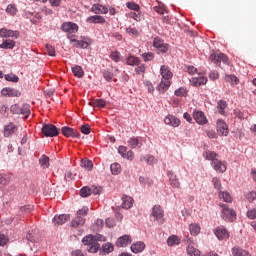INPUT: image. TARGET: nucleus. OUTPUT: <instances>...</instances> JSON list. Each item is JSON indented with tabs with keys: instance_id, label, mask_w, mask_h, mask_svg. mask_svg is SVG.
<instances>
[{
	"instance_id": "obj_1",
	"label": "nucleus",
	"mask_w": 256,
	"mask_h": 256,
	"mask_svg": "<svg viewBox=\"0 0 256 256\" xmlns=\"http://www.w3.org/2000/svg\"><path fill=\"white\" fill-rule=\"evenodd\" d=\"M160 74L162 76V81L160 82L158 89L159 91H167L169 87H171V79H173V72H171V69L168 68V66H161L160 68Z\"/></svg>"
},
{
	"instance_id": "obj_2",
	"label": "nucleus",
	"mask_w": 256,
	"mask_h": 256,
	"mask_svg": "<svg viewBox=\"0 0 256 256\" xmlns=\"http://www.w3.org/2000/svg\"><path fill=\"white\" fill-rule=\"evenodd\" d=\"M210 61L214 63L215 65H221V63H224L225 65L229 64V58L227 55L221 53V52H215L212 51L209 57Z\"/></svg>"
},
{
	"instance_id": "obj_3",
	"label": "nucleus",
	"mask_w": 256,
	"mask_h": 256,
	"mask_svg": "<svg viewBox=\"0 0 256 256\" xmlns=\"http://www.w3.org/2000/svg\"><path fill=\"white\" fill-rule=\"evenodd\" d=\"M82 243L83 245H88V251L89 253H97V251H99V249H101V245L97 242H95V240H93V235H88L85 236L82 239Z\"/></svg>"
},
{
	"instance_id": "obj_4",
	"label": "nucleus",
	"mask_w": 256,
	"mask_h": 256,
	"mask_svg": "<svg viewBox=\"0 0 256 256\" xmlns=\"http://www.w3.org/2000/svg\"><path fill=\"white\" fill-rule=\"evenodd\" d=\"M220 207L222 208V218L224 219V221H235V217L237 216V214H235L233 209L229 208V205L220 203Z\"/></svg>"
},
{
	"instance_id": "obj_5",
	"label": "nucleus",
	"mask_w": 256,
	"mask_h": 256,
	"mask_svg": "<svg viewBox=\"0 0 256 256\" xmlns=\"http://www.w3.org/2000/svg\"><path fill=\"white\" fill-rule=\"evenodd\" d=\"M42 133L45 137H57V135H59V129L53 124H44Z\"/></svg>"
},
{
	"instance_id": "obj_6",
	"label": "nucleus",
	"mask_w": 256,
	"mask_h": 256,
	"mask_svg": "<svg viewBox=\"0 0 256 256\" xmlns=\"http://www.w3.org/2000/svg\"><path fill=\"white\" fill-rule=\"evenodd\" d=\"M153 47H155L157 53H167V51H169V44L165 43L160 38L154 39Z\"/></svg>"
},
{
	"instance_id": "obj_7",
	"label": "nucleus",
	"mask_w": 256,
	"mask_h": 256,
	"mask_svg": "<svg viewBox=\"0 0 256 256\" xmlns=\"http://www.w3.org/2000/svg\"><path fill=\"white\" fill-rule=\"evenodd\" d=\"M216 129L220 137H227L229 135V127L224 120H218L216 123Z\"/></svg>"
},
{
	"instance_id": "obj_8",
	"label": "nucleus",
	"mask_w": 256,
	"mask_h": 256,
	"mask_svg": "<svg viewBox=\"0 0 256 256\" xmlns=\"http://www.w3.org/2000/svg\"><path fill=\"white\" fill-rule=\"evenodd\" d=\"M71 220V216L69 214H60V215H55L52 223L56 226L59 227V225H65L68 221Z\"/></svg>"
},
{
	"instance_id": "obj_9",
	"label": "nucleus",
	"mask_w": 256,
	"mask_h": 256,
	"mask_svg": "<svg viewBox=\"0 0 256 256\" xmlns=\"http://www.w3.org/2000/svg\"><path fill=\"white\" fill-rule=\"evenodd\" d=\"M61 29L65 33H77V31H79V26L73 22H65L62 24Z\"/></svg>"
},
{
	"instance_id": "obj_10",
	"label": "nucleus",
	"mask_w": 256,
	"mask_h": 256,
	"mask_svg": "<svg viewBox=\"0 0 256 256\" xmlns=\"http://www.w3.org/2000/svg\"><path fill=\"white\" fill-rule=\"evenodd\" d=\"M3 97H21V92L15 88H3L1 91Z\"/></svg>"
},
{
	"instance_id": "obj_11",
	"label": "nucleus",
	"mask_w": 256,
	"mask_h": 256,
	"mask_svg": "<svg viewBox=\"0 0 256 256\" xmlns=\"http://www.w3.org/2000/svg\"><path fill=\"white\" fill-rule=\"evenodd\" d=\"M0 37L2 38L12 37L13 39H19V31H13L6 28H2L0 29Z\"/></svg>"
},
{
	"instance_id": "obj_12",
	"label": "nucleus",
	"mask_w": 256,
	"mask_h": 256,
	"mask_svg": "<svg viewBox=\"0 0 256 256\" xmlns=\"http://www.w3.org/2000/svg\"><path fill=\"white\" fill-rule=\"evenodd\" d=\"M91 11L96 15H107L109 13V8L101 4H94L91 7Z\"/></svg>"
},
{
	"instance_id": "obj_13",
	"label": "nucleus",
	"mask_w": 256,
	"mask_h": 256,
	"mask_svg": "<svg viewBox=\"0 0 256 256\" xmlns=\"http://www.w3.org/2000/svg\"><path fill=\"white\" fill-rule=\"evenodd\" d=\"M61 131H62V134L64 135V137H73V138L80 137L79 132H77V130H75L69 126L62 127Z\"/></svg>"
},
{
	"instance_id": "obj_14",
	"label": "nucleus",
	"mask_w": 256,
	"mask_h": 256,
	"mask_svg": "<svg viewBox=\"0 0 256 256\" xmlns=\"http://www.w3.org/2000/svg\"><path fill=\"white\" fill-rule=\"evenodd\" d=\"M214 233L220 241H223V239H229V232L223 226L217 227Z\"/></svg>"
},
{
	"instance_id": "obj_15",
	"label": "nucleus",
	"mask_w": 256,
	"mask_h": 256,
	"mask_svg": "<svg viewBox=\"0 0 256 256\" xmlns=\"http://www.w3.org/2000/svg\"><path fill=\"white\" fill-rule=\"evenodd\" d=\"M164 123L165 125H170V127H179L181 120L173 115H168L165 117Z\"/></svg>"
},
{
	"instance_id": "obj_16",
	"label": "nucleus",
	"mask_w": 256,
	"mask_h": 256,
	"mask_svg": "<svg viewBox=\"0 0 256 256\" xmlns=\"http://www.w3.org/2000/svg\"><path fill=\"white\" fill-rule=\"evenodd\" d=\"M131 236L129 235H123L119 237L116 241V246L117 247H127V245H131L132 243Z\"/></svg>"
},
{
	"instance_id": "obj_17",
	"label": "nucleus",
	"mask_w": 256,
	"mask_h": 256,
	"mask_svg": "<svg viewBox=\"0 0 256 256\" xmlns=\"http://www.w3.org/2000/svg\"><path fill=\"white\" fill-rule=\"evenodd\" d=\"M193 117L198 125H207V117H205V113L202 111H195Z\"/></svg>"
},
{
	"instance_id": "obj_18",
	"label": "nucleus",
	"mask_w": 256,
	"mask_h": 256,
	"mask_svg": "<svg viewBox=\"0 0 256 256\" xmlns=\"http://www.w3.org/2000/svg\"><path fill=\"white\" fill-rule=\"evenodd\" d=\"M17 125L14 123H9L4 126V137H11V135H14L15 132L17 131Z\"/></svg>"
},
{
	"instance_id": "obj_19",
	"label": "nucleus",
	"mask_w": 256,
	"mask_h": 256,
	"mask_svg": "<svg viewBox=\"0 0 256 256\" xmlns=\"http://www.w3.org/2000/svg\"><path fill=\"white\" fill-rule=\"evenodd\" d=\"M212 167L217 171V173H225V171H227V164L221 162L219 159L214 160Z\"/></svg>"
},
{
	"instance_id": "obj_20",
	"label": "nucleus",
	"mask_w": 256,
	"mask_h": 256,
	"mask_svg": "<svg viewBox=\"0 0 256 256\" xmlns=\"http://www.w3.org/2000/svg\"><path fill=\"white\" fill-rule=\"evenodd\" d=\"M131 251L132 253H142V251H145V242L138 241L136 243H133L131 245Z\"/></svg>"
},
{
	"instance_id": "obj_21",
	"label": "nucleus",
	"mask_w": 256,
	"mask_h": 256,
	"mask_svg": "<svg viewBox=\"0 0 256 256\" xmlns=\"http://www.w3.org/2000/svg\"><path fill=\"white\" fill-rule=\"evenodd\" d=\"M232 255L233 256H251V253H249V251L239 246H235L232 248Z\"/></svg>"
},
{
	"instance_id": "obj_22",
	"label": "nucleus",
	"mask_w": 256,
	"mask_h": 256,
	"mask_svg": "<svg viewBox=\"0 0 256 256\" xmlns=\"http://www.w3.org/2000/svg\"><path fill=\"white\" fill-rule=\"evenodd\" d=\"M87 23H97L99 25H103L105 23V17L101 15L90 16L86 19Z\"/></svg>"
},
{
	"instance_id": "obj_23",
	"label": "nucleus",
	"mask_w": 256,
	"mask_h": 256,
	"mask_svg": "<svg viewBox=\"0 0 256 256\" xmlns=\"http://www.w3.org/2000/svg\"><path fill=\"white\" fill-rule=\"evenodd\" d=\"M133 207V198L127 195L122 196V209H131Z\"/></svg>"
},
{
	"instance_id": "obj_24",
	"label": "nucleus",
	"mask_w": 256,
	"mask_h": 256,
	"mask_svg": "<svg viewBox=\"0 0 256 256\" xmlns=\"http://www.w3.org/2000/svg\"><path fill=\"white\" fill-rule=\"evenodd\" d=\"M168 177L170 179V185L176 189H179L181 183L179 182V179H177V175L173 174V172H168Z\"/></svg>"
},
{
	"instance_id": "obj_25",
	"label": "nucleus",
	"mask_w": 256,
	"mask_h": 256,
	"mask_svg": "<svg viewBox=\"0 0 256 256\" xmlns=\"http://www.w3.org/2000/svg\"><path fill=\"white\" fill-rule=\"evenodd\" d=\"M152 215L155 219H163V209L159 205H155L152 210Z\"/></svg>"
},
{
	"instance_id": "obj_26",
	"label": "nucleus",
	"mask_w": 256,
	"mask_h": 256,
	"mask_svg": "<svg viewBox=\"0 0 256 256\" xmlns=\"http://www.w3.org/2000/svg\"><path fill=\"white\" fill-rule=\"evenodd\" d=\"M217 109L220 115H227V113L225 112V109H227V102L225 100H219L217 103Z\"/></svg>"
},
{
	"instance_id": "obj_27",
	"label": "nucleus",
	"mask_w": 256,
	"mask_h": 256,
	"mask_svg": "<svg viewBox=\"0 0 256 256\" xmlns=\"http://www.w3.org/2000/svg\"><path fill=\"white\" fill-rule=\"evenodd\" d=\"M72 72L75 77H78V79H82V77L85 75V71H83V68L79 65L72 67Z\"/></svg>"
},
{
	"instance_id": "obj_28",
	"label": "nucleus",
	"mask_w": 256,
	"mask_h": 256,
	"mask_svg": "<svg viewBox=\"0 0 256 256\" xmlns=\"http://www.w3.org/2000/svg\"><path fill=\"white\" fill-rule=\"evenodd\" d=\"M90 107H98V109H103L107 102L103 99H96L93 102H89Z\"/></svg>"
},
{
	"instance_id": "obj_29",
	"label": "nucleus",
	"mask_w": 256,
	"mask_h": 256,
	"mask_svg": "<svg viewBox=\"0 0 256 256\" xmlns=\"http://www.w3.org/2000/svg\"><path fill=\"white\" fill-rule=\"evenodd\" d=\"M72 227H79L85 225V219L83 216H76L72 221H71Z\"/></svg>"
},
{
	"instance_id": "obj_30",
	"label": "nucleus",
	"mask_w": 256,
	"mask_h": 256,
	"mask_svg": "<svg viewBox=\"0 0 256 256\" xmlns=\"http://www.w3.org/2000/svg\"><path fill=\"white\" fill-rule=\"evenodd\" d=\"M0 49H15V41L4 40L0 45Z\"/></svg>"
},
{
	"instance_id": "obj_31",
	"label": "nucleus",
	"mask_w": 256,
	"mask_h": 256,
	"mask_svg": "<svg viewBox=\"0 0 256 256\" xmlns=\"http://www.w3.org/2000/svg\"><path fill=\"white\" fill-rule=\"evenodd\" d=\"M179 243H181V240H179V237H177L176 235H172L167 239L168 247L179 245Z\"/></svg>"
},
{
	"instance_id": "obj_32",
	"label": "nucleus",
	"mask_w": 256,
	"mask_h": 256,
	"mask_svg": "<svg viewBox=\"0 0 256 256\" xmlns=\"http://www.w3.org/2000/svg\"><path fill=\"white\" fill-rule=\"evenodd\" d=\"M224 80L226 83H231V85L239 84V78H237L235 75H225Z\"/></svg>"
},
{
	"instance_id": "obj_33",
	"label": "nucleus",
	"mask_w": 256,
	"mask_h": 256,
	"mask_svg": "<svg viewBox=\"0 0 256 256\" xmlns=\"http://www.w3.org/2000/svg\"><path fill=\"white\" fill-rule=\"evenodd\" d=\"M188 256H201V251L197 250L195 246L189 245L187 247Z\"/></svg>"
},
{
	"instance_id": "obj_34",
	"label": "nucleus",
	"mask_w": 256,
	"mask_h": 256,
	"mask_svg": "<svg viewBox=\"0 0 256 256\" xmlns=\"http://www.w3.org/2000/svg\"><path fill=\"white\" fill-rule=\"evenodd\" d=\"M204 157L208 161H212V165H213L215 161H217L218 155L215 152L208 151V152H205Z\"/></svg>"
},
{
	"instance_id": "obj_35",
	"label": "nucleus",
	"mask_w": 256,
	"mask_h": 256,
	"mask_svg": "<svg viewBox=\"0 0 256 256\" xmlns=\"http://www.w3.org/2000/svg\"><path fill=\"white\" fill-rule=\"evenodd\" d=\"M112 175H119L121 173V164L115 162L110 166Z\"/></svg>"
},
{
	"instance_id": "obj_36",
	"label": "nucleus",
	"mask_w": 256,
	"mask_h": 256,
	"mask_svg": "<svg viewBox=\"0 0 256 256\" xmlns=\"http://www.w3.org/2000/svg\"><path fill=\"white\" fill-rule=\"evenodd\" d=\"M80 165L84 169H87V171H91V169H93V162L91 160L82 159Z\"/></svg>"
},
{
	"instance_id": "obj_37",
	"label": "nucleus",
	"mask_w": 256,
	"mask_h": 256,
	"mask_svg": "<svg viewBox=\"0 0 256 256\" xmlns=\"http://www.w3.org/2000/svg\"><path fill=\"white\" fill-rule=\"evenodd\" d=\"M126 7L130 9V11H136V13H139L141 11V6L135 2H127Z\"/></svg>"
},
{
	"instance_id": "obj_38",
	"label": "nucleus",
	"mask_w": 256,
	"mask_h": 256,
	"mask_svg": "<svg viewBox=\"0 0 256 256\" xmlns=\"http://www.w3.org/2000/svg\"><path fill=\"white\" fill-rule=\"evenodd\" d=\"M127 17H129L130 19H134V21H141V10H139L138 12H130L128 14H126Z\"/></svg>"
},
{
	"instance_id": "obj_39",
	"label": "nucleus",
	"mask_w": 256,
	"mask_h": 256,
	"mask_svg": "<svg viewBox=\"0 0 256 256\" xmlns=\"http://www.w3.org/2000/svg\"><path fill=\"white\" fill-rule=\"evenodd\" d=\"M139 63H141V60L138 57H136V56H128V58H127V65L135 66V65H139Z\"/></svg>"
},
{
	"instance_id": "obj_40",
	"label": "nucleus",
	"mask_w": 256,
	"mask_h": 256,
	"mask_svg": "<svg viewBox=\"0 0 256 256\" xmlns=\"http://www.w3.org/2000/svg\"><path fill=\"white\" fill-rule=\"evenodd\" d=\"M39 163H40L41 167H44V169H48L49 157L47 155H42L39 159Z\"/></svg>"
},
{
	"instance_id": "obj_41",
	"label": "nucleus",
	"mask_w": 256,
	"mask_h": 256,
	"mask_svg": "<svg viewBox=\"0 0 256 256\" xmlns=\"http://www.w3.org/2000/svg\"><path fill=\"white\" fill-rule=\"evenodd\" d=\"M189 229L191 235H193L194 237L197 236L198 233H201V227L197 224H190Z\"/></svg>"
},
{
	"instance_id": "obj_42",
	"label": "nucleus",
	"mask_w": 256,
	"mask_h": 256,
	"mask_svg": "<svg viewBox=\"0 0 256 256\" xmlns=\"http://www.w3.org/2000/svg\"><path fill=\"white\" fill-rule=\"evenodd\" d=\"M18 11L19 10H17V6H15V4H9L6 8V13H8V15L15 16Z\"/></svg>"
},
{
	"instance_id": "obj_43",
	"label": "nucleus",
	"mask_w": 256,
	"mask_h": 256,
	"mask_svg": "<svg viewBox=\"0 0 256 256\" xmlns=\"http://www.w3.org/2000/svg\"><path fill=\"white\" fill-rule=\"evenodd\" d=\"M219 198L223 199V201H225L226 203H231L232 201L231 194H229V192L227 191L219 192Z\"/></svg>"
},
{
	"instance_id": "obj_44",
	"label": "nucleus",
	"mask_w": 256,
	"mask_h": 256,
	"mask_svg": "<svg viewBox=\"0 0 256 256\" xmlns=\"http://www.w3.org/2000/svg\"><path fill=\"white\" fill-rule=\"evenodd\" d=\"M73 43H75L76 47H80L81 49H87L89 47V43H87L86 41L83 40H76V39H72L71 40Z\"/></svg>"
},
{
	"instance_id": "obj_45",
	"label": "nucleus",
	"mask_w": 256,
	"mask_h": 256,
	"mask_svg": "<svg viewBox=\"0 0 256 256\" xmlns=\"http://www.w3.org/2000/svg\"><path fill=\"white\" fill-rule=\"evenodd\" d=\"M139 145V138L132 137L128 140V146L130 149H135Z\"/></svg>"
},
{
	"instance_id": "obj_46",
	"label": "nucleus",
	"mask_w": 256,
	"mask_h": 256,
	"mask_svg": "<svg viewBox=\"0 0 256 256\" xmlns=\"http://www.w3.org/2000/svg\"><path fill=\"white\" fill-rule=\"evenodd\" d=\"M142 59L147 63L155 59V54L153 52H145L142 54Z\"/></svg>"
},
{
	"instance_id": "obj_47",
	"label": "nucleus",
	"mask_w": 256,
	"mask_h": 256,
	"mask_svg": "<svg viewBox=\"0 0 256 256\" xmlns=\"http://www.w3.org/2000/svg\"><path fill=\"white\" fill-rule=\"evenodd\" d=\"M110 59H112V61H115V63H119V61H121V53L119 51L111 52Z\"/></svg>"
},
{
	"instance_id": "obj_48",
	"label": "nucleus",
	"mask_w": 256,
	"mask_h": 256,
	"mask_svg": "<svg viewBox=\"0 0 256 256\" xmlns=\"http://www.w3.org/2000/svg\"><path fill=\"white\" fill-rule=\"evenodd\" d=\"M174 95H176V97H187V89L180 87L174 92Z\"/></svg>"
},
{
	"instance_id": "obj_49",
	"label": "nucleus",
	"mask_w": 256,
	"mask_h": 256,
	"mask_svg": "<svg viewBox=\"0 0 256 256\" xmlns=\"http://www.w3.org/2000/svg\"><path fill=\"white\" fill-rule=\"evenodd\" d=\"M140 161H146L148 165H153L155 163V156L147 155L140 158Z\"/></svg>"
},
{
	"instance_id": "obj_50",
	"label": "nucleus",
	"mask_w": 256,
	"mask_h": 256,
	"mask_svg": "<svg viewBox=\"0 0 256 256\" xmlns=\"http://www.w3.org/2000/svg\"><path fill=\"white\" fill-rule=\"evenodd\" d=\"M5 79H6V81H10L12 83H18L19 82V77L15 74H6Z\"/></svg>"
},
{
	"instance_id": "obj_51",
	"label": "nucleus",
	"mask_w": 256,
	"mask_h": 256,
	"mask_svg": "<svg viewBox=\"0 0 256 256\" xmlns=\"http://www.w3.org/2000/svg\"><path fill=\"white\" fill-rule=\"evenodd\" d=\"M92 191L89 189V187L85 186L80 190V195L82 197H89L91 195Z\"/></svg>"
},
{
	"instance_id": "obj_52",
	"label": "nucleus",
	"mask_w": 256,
	"mask_h": 256,
	"mask_svg": "<svg viewBox=\"0 0 256 256\" xmlns=\"http://www.w3.org/2000/svg\"><path fill=\"white\" fill-rule=\"evenodd\" d=\"M89 213V208L88 207H83L82 209L77 211V215L78 217H86V215Z\"/></svg>"
},
{
	"instance_id": "obj_53",
	"label": "nucleus",
	"mask_w": 256,
	"mask_h": 256,
	"mask_svg": "<svg viewBox=\"0 0 256 256\" xmlns=\"http://www.w3.org/2000/svg\"><path fill=\"white\" fill-rule=\"evenodd\" d=\"M80 130L84 135H89V133H91V126H89V124H84L80 127Z\"/></svg>"
},
{
	"instance_id": "obj_54",
	"label": "nucleus",
	"mask_w": 256,
	"mask_h": 256,
	"mask_svg": "<svg viewBox=\"0 0 256 256\" xmlns=\"http://www.w3.org/2000/svg\"><path fill=\"white\" fill-rule=\"evenodd\" d=\"M104 253H111L114 250L113 244L107 243L102 246Z\"/></svg>"
},
{
	"instance_id": "obj_55",
	"label": "nucleus",
	"mask_w": 256,
	"mask_h": 256,
	"mask_svg": "<svg viewBox=\"0 0 256 256\" xmlns=\"http://www.w3.org/2000/svg\"><path fill=\"white\" fill-rule=\"evenodd\" d=\"M34 206L33 205H25L20 207V211L21 213H31V211H33Z\"/></svg>"
},
{
	"instance_id": "obj_56",
	"label": "nucleus",
	"mask_w": 256,
	"mask_h": 256,
	"mask_svg": "<svg viewBox=\"0 0 256 256\" xmlns=\"http://www.w3.org/2000/svg\"><path fill=\"white\" fill-rule=\"evenodd\" d=\"M46 51H47L48 55H50V57H55V55H56L55 47H53L52 45L46 44Z\"/></svg>"
},
{
	"instance_id": "obj_57",
	"label": "nucleus",
	"mask_w": 256,
	"mask_h": 256,
	"mask_svg": "<svg viewBox=\"0 0 256 256\" xmlns=\"http://www.w3.org/2000/svg\"><path fill=\"white\" fill-rule=\"evenodd\" d=\"M9 243V238L5 234H0V247H5Z\"/></svg>"
},
{
	"instance_id": "obj_58",
	"label": "nucleus",
	"mask_w": 256,
	"mask_h": 256,
	"mask_svg": "<svg viewBox=\"0 0 256 256\" xmlns=\"http://www.w3.org/2000/svg\"><path fill=\"white\" fill-rule=\"evenodd\" d=\"M103 77L106 81L110 82L113 80V73L112 72H109L107 70H104L103 71Z\"/></svg>"
},
{
	"instance_id": "obj_59",
	"label": "nucleus",
	"mask_w": 256,
	"mask_h": 256,
	"mask_svg": "<svg viewBox=\"0 0 256 256\" xmlns=\"http://www.w3.org/2000/svg\"><path fill=\"white\" fill-rule=\"evenodd\" d=\"M126 33H129V35H134L135 37H138L139 30H137V28L128 27L126 28Z\"/></svg>"
},
{
	"instance_id": "obj_60",
	"label": "nucleus",
	"mask_w": 256,
	"mask_h": 256,
	"mask_svg": "<svg viewBox=\"0 0 256 256\" xmlns=\"http://www.w3.org/2000/svg\"><path fill=\"white\" fill-rule=\"evenodd\" d=\"M21 109H23V107L19 106L18 104H14L11 107V111L16 115H21Z\"/></svg>"
},
{
	"instance_id": "obj_61",
	"label": "nucleus",
	"mask_w": 256,
	"mask_h": 256,
	"mask_svg": "<svg viewBox=\"0 0 256 256\" xmlns=\"http://www.w3.org/2000/svg\"><path fill=\"white\" fill-rule=\"evenodd\" d=\"M206 135L209 137V139H217V132L213 129L206 130Z\"/></svg>"
},
{
	"instance_id": "obj_62",
	"label": "nucleus",
	"mask_w": 256,
	"mask_h": 256,
	"mask_svg": "<svg viewBox=\"0 0 256 256\" xmlns=\"http://www.w3.org/2000/svg\"><path fill=\"white\" fill-rule=\"evenodd\" d=\"M246 198H247V200H248L250 203H253V201H255V199H256V192H255V191L249 192V193L246 195Z\"/></svg>"
},
{
	"instance_id": "obj_63",
	"label": "nucleus",
	"mask_w": 256,
	"mask_h": 256,
	"mask_svg": "<svg viewBox=\"0 0 256 256\" xmlns=\"http://www.w3.org/2000/svg\"><path fill=\"white\" fill-rule=\"evenodd\" d=\"M212 183L214 185V189H217L218 191L221 189V180H219V178H213Z\"/></svg>"
},
{
	"instance_id": "obj_64",
	"label": "nucleus",
	"mask_w": 256,
	"mask_h": 256,
	"mask_svg": "<svg viewBox=\"0 0 256 256\" xmlns=\"http://www.w3.org/2000/svg\"><path fill=\"white\" fill-rule=\"evenodd\" d=\"M248 219H256V208L247 211Z\"/></svg>"
}]
</instances>
